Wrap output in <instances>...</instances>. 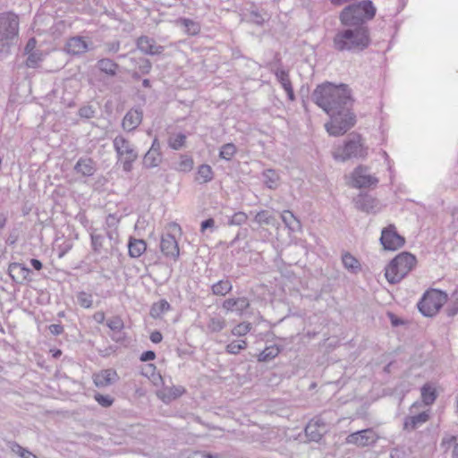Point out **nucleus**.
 Segmentation results:
<instances>
[{
  "mask_svg": "<svg viewBox=\"0 0 458 458\" xmlns=\"http://www.w3.org/2000/svg\"><path fill=\"white\" fill-rule=\"evenodd\" d=\"M89 49V44L81 36L70 38L65 44V50L72 55H80L86 53Z\"/></svg>",
  "mask_w": 458,
  "mask_h": 458,
  "instance_id": "17",
  "label": "nucleus"
},
{
  "mask_svg": "<svg viewBox=\"0 0 458 458\" xmlns=\"http://www.w3.org/2000/svg\"><path fill=\"white\" fill-rule=\"evenodd\" d=\"M416 258L409 252H402L393 259L385 269L388 283L394 284L402 281L415 267Z\"/></svg>",
  "mask_w": 458,
  "mask_h": 458,
  "instance_id": "5",
  "label": "nucleus"
},
{
  "mask_svg": "<svg viewBox=\"0 0 458 458\" xmlns=\"http://www.w3.org/2000/svg\"><path fill=\"white\" fill-rule=\"evenodd\" d=\"M27 55L28 57L25 64L28 68H38L44 59L43 53L40 50L31 52L30 54H27Z\"/></svg>",
  "mask_w": 458,
  "mask_h": 458,
  "instance_id": "39",
  "label": "nucleus"
},
{
  "mask_svg": "<svg viewBox=\"0 0 458 458\" xmlns=\"http://www.w3.org/2000/svg\"><path fill=\"white\" fill-rule=\"evenodd\" d=\"M226 326V321L223 317L216 316L211 317L207 324L208 333H218L222 331Z\"/></svg>",
  "mask_w": 458,
  "mask_h": 458,
  "instance_id": "34",
  "label": "nucleus"
},
{
  "mask_svg": "<svg viewBox=\"0 0 458 458\" xmlns=\"http://www.w3.org/2000/svg\"><path fill=\"white\" fill-rule=\"evenodd\" d=\"M77 302L78 304L84 309H90L93 304L92 295L84 291L79 292L77 293Z\"/></svg>",
  "mask_w": 458,
  "mask_h": 458,
  "instance_id": "42",
  "label": "nucleus"
},
{
  "mask_svg": "<svg viewBox=\"0 0 458 458\" xmlns=\"http://www.w3.org/2000/svg\"><path fill=\"white\" fill-rule=\"evenodd\" d=\"M327 432V423L320 417L313 418L305 428L307 437L314 442H318Z\"/></svg>",
  "mask_w": 458,
  "mask_h": 458,
  "instance_id": "12",
  "label": "nucleus"
},
{
  "mask_svg": "<svg viewBox=\"0 0 458 458\" xmlns=\"http://www.w3.org/2000/svg\"><path fill=\"white\" fill-rule=\"evenodd\" d=\"M135 50H131L127 54L119 55L118 58H128L130 62L131 68L134 71L132 73V78L135 80H139L140 75H147L150 72L152 69L151 62L142 56L136 57L134 56Z\"/></svg>",
  "mask_w": 458,
  "mask_h": 458,
  "instance_id": "9",
  "label": "nucleus"
},
{
  "mask_svg": "<svg viewBox=\"0 0 458 458\" xmlns=\"http://www.w3.org/2000/svg\"><path fill=\"white\" fill-rule=\"evenodd\" d=\"M113 146L118 160L122 163L123 170L130 173L133 168V163L138 158V152L134 145L123 136L118 135L114 139Z\"/></svg>",
  "mask_w": 458,
  "mask_h": 458,
  "instance_id": "7",
  "label": "nucleus"
},
{
  "mask_svg": "<svg viewBox=\"0 0 458 458\" xmlns=\"http://www.w3.org/2000/svg\"><path fill=\"white\" fill-rule=\"evenodd\" d=\"M185 142L186 135L183 133L170 136L168 139V146L174 150L181 149L185 145Z\"/></svg>",
  "mask_w": 458,
  "mask_h": 458,
  "instance_id": "40",
  "label": "nucleus"
},
{
  "mask_svg": "<svg viewBox=\"0 0 458 458\" xmlns=\"http://www.w3.org/2000/svg\"><path fill=\"white\" fill-rule=\"evenodd\" d=\"M445 312L448 317H454L458 313V295L452 301V303L446 308Z\"/></svg>",
  "mask_w": 458,
  "mask_h": 458,
  "instance_id": "55",
  "label": "nucleus"
},
{
  "mask_svg": "<svg viewBox=\"0 0 458 458\" xmlns=\"http://www.w3.org/2000/svg\"><path fill=\"white\" fill-rule=\"evenodd\" d=\"M171 310V305L165 300H161L152 304L149 311L151 318H160L162 315Z\"/></svg>",
  "mask_w": 458,
  "mask_h": 458,
  "instance_id": "31",
  "label": "nucleus"
},
{
  "mask_svg": "<svg viewBox=\"0 0 458 458\" xmlns=\"http://www.w3.org/2000/svg\"><path fill=\"white\" fill-rule=\"evenodd\" d=\"M391 458H407V454L403 449L394 448L390 453Z\"/></svg>",
  "mask_w": 458,
  "mask_h": 458,
  "instance_id": "58",
  "label": "nucleus"
},
{
  "mask_svg": "<svg viewBox=\"0 0 458 458\" xmlns=\"http://www.w3.org/2000/svg\"><path fill=\"white\" fill-rule=\"evenodd\" d=\"M97 67L101 72L114 77L117 74L119 64L109 58H102L97 62Z\"/></svg>",
  "mask_w": 458,
  "mask_h": 458,
  "instance_id": "24",
  "label": "nucleus"
},
{
  "mask_svg": "<svg viewBox=\"0 0 458 458\" xmlns=\"http://www.w3.org/2000/svg\"><path fill=\"white\" fill-rule=\"evenodd\" d=\"M236 153V147L233 143L224 144L219 151V157L225 160H230Z\"/></svg>",
  "mask_w": 458,
  "mask_h": 458,
  "instance_id": "44",
  "label": "nucleus"
},
{
  "mask_svg": "<svg viewBox=\"0 0 458 458\" xmlns=\"http://www.w3.org/2000/svg\"><path fill=\"white\" fill-rule=\"evenodd\" d=\"M368 26H352L338 30L333 38V48L338 52L357 54L370 45Z\"/></svg>",
  "mask_w": 458,
  "mask_h": 458,
  "instance_id": "2",
  "label": "nucleus"
},
{
  "mask_svg": "<svg viewBox=\"0 0 458 458\" xmlns=\"http://www.w3.org/2000/svg\"><path fill=\"white\" fill-rule=\"evenodd\" d=\"M193 167V159L188 156H181V159L176 165V170L180 172H190Z\"/></svg>",
  "mask_w": 458,
  "mask_h": 458,
  "instance_id": "47",
  "label": "nucleus"
},
{
  "mask_svg": "<svg viewBox=\"0 0 458 458\" xmlns=\"http://www.w3.org/2000/svg\"><path fill=\"white\" fill-rule=\"evenodd\" d=\"M280 352V349L276 345H271L265 348L258 357L259 361H268L276 358Z\"/></svg>",
  "mask_w": 458,
  "mask_h": 458,
  "instance_id": "38",
  "label": "nucleus"
},
{
  "mask_svg": "<svg viewBox=\"0 0 458 458\" xmlns=\"http://www.w3.org/2000/svg\"><path fill=\"white\" fill-rule=\"evenodd\" d=\"M250 306L249 300L246 297L229 298L224 301L222 308L227 312L237 311L242 314Z\"/></svg>",
  "mask_w": 458,
  "mask_h": 458,
  "instance_id": "21",
  "label": "nucleus"
},
{
  "mask_svg": "<svg viewBox=\"0 0 458 458\" xmlns=\"http://www.w3.org/2000/svg\"><path fill=\"white\" fill-rule=\"evenodd\" d=\"M148 150H151L153 152H161V146L157 138H155L153 140L151 147Z\"/></svg>",
  "mask_w": 458,
  "mask_h": 458,
  "instance_id": "64",
  "label": "nucleus"
},
{
  "mask_svg": "<svg viewBox=\"0 0 458 458\" xmlns=\"http://www.w3.org/2000/svg\"><path fill=\"white\" fill-rule=\"evenodd\" d=\"M149 339L154 344H159L162 341L163 336L159 331L156 330L150 334Z\"/></svg>",
  "mask_w": 458,
  "mask_h": 458,
  "instance_id": "61",
  "label": "nucleus"
},
{
  "mask_svg": "<svg viewBox=\"0 0 458 458\" xmlns=\"http://www.w3.org/2000/svg\"><path fill=\"white\" fill-rule=\"evenodd\" d=\"M176 23L184 28V31L186 34L190 36H196L200 32V24L198 21H195L189 18H179L176 21Z\"/></svg>",
  "mask_w": 458,
  "mask_h": 458,
  "instance_id": "27",
  "label": "nucleus"
},
{
  "mask_svg": "<svg viewBox=\"0 0 458 458\" xmlns=\"http://www.w3.org/2000/svg\"><path fill=\"white\" fill-rule=\"evenodd\" d=\"M160 249L162 253L167 258L175 260L179 257L180 250L178 242L175 237L170 233L162 236Z\"/></svg>",
  "mask_w": 458,
  "mask_h": 458,
  "instance_id": "16",
  "label": "nucleus"
},
{
  "mask_svg": "<svg viewBox=\"0 0 458 458\" xmlns=\"http://www.w3.org/2000/svg\"><path fill=\"white\" fill-rule=\"evenodd\" d=\"M421 398L425 404H432L437 398L435 389L428 385L423 386L421 388Z\"/></svg>",
  "mask_w": 458,
  "mask_h": 458,
  "instance_id": "41",
  "label": "nucleus"
},
{
  "mask_svg": "<svg viewBox=\"0 0 458 458\" xmlns=\"http://www.w3.org/2000/svg\"><path fill=\"white\" fill-rule=\"evenodd\" d=\"M95 114H96L95 109L93 108L92 106H89V105L81 106L78 111V114L81 118H87V119L93 118L95 116Z\"/></svg>",
  "mask_w": 458,
  "mask_h": 458,
  "instance_id": "52",
  "label": "nucleus"
},
{
  "mask_svg": "<svg viewBox=\"0 0 458 458\" xmlns=\"http://www.w3.org/2000/svg\"><path fill=\"white\" fill-rule=\"evenodd\" d=\"M120 41L114 40L110 42H106L104 47L105 50L107 54H115L120 50Z\"/></svg>",
  "mask_w": 458,
  "mask_h": 458,
  "instance_id": "54",
  "label": "nucleus"
},
{
  "mask_svg": "<svg viewBox=\"0 0 458 458\" xmlns=\"http://www.w3.org/2000/svg\"><path fill=\"white\" fill-rule=\"evenodd\" d=\"M118 379V375L114 369H103L98 373L94 374L93 381L97 387H106L111 386Z\"/></svg>",
  "mask_w": 458,
  "mask_h": 458,
  "instance_id": "19",
  "label": "nucleus"
},
{
  "mask_svg": "<svg viewBox=\"0 0 458 458\" xmlns=\"http://www.w3.org/2000/svg\"><path fill=\"white\" fill-rule=\"evenodd\" d=\"M233 289V284L228 279L220 280L211 286V291L214 295L225 296Z\"/></svg>",
  "mask_w": 458,
  "mask_h": 458,
  "instance_id": "33",
  "label": "nucleus"
},
{
  "mask_svg": "<svg viewBox=\"0 0 458 458\" xmlns=\"http://www.w3.org/2000/svg\"><path fill=\"white\" fill-rule=\"evenodd\" d=\"M342 262L344 267L352 273H356L360 270V263L358 259L348 252L342 256Z\"/></svg>",
  "mask_w": 458,
  "mask_h": 458,
  "instance_id": "37",
  "label": "nucleus"
},
{
  "mask_svg": "<svg viewBox=\"0 0 458 458\" xmlns=\"http://www.w3.org/2000/svg\"><path fill=\"white\" fill-rule=\"evenodd\" d=\"M106 326L114 333H120L123 327L124 323L121 317L114 316L107 319Z\"/></svg>",
  "mask_w": 458,
  "mask_h": 458,
  "instance_id": "45",
  "label": "nucleus"
},
{
  "mask_svg": "<svg viewBox=\"0 0 458 458\" xmlns=\"http://www.w3.org/2000/svg\"><path fill=\"white\" fill-rule=\"evenodd\" d=\"M90 238L93 250L100 254L104 249L105 236L100 233H92Z\"/></svg>",
  "mask_w": 458,
  "mask_h": 458,
  "instance_id": "43",
  "label": "nucleus"
},
{
  "mask_svg": "<svg viewBox=\"0 0 458 458\" xmlns=\"http://www.w3.org/2000/svg\"><path fill=\"white\" fill-rule=\"evenodd\" d=\"M214 178V172L210 165L203 164L198 167V172L195 177L196 182L199 184H204L211 182Z\"/></svg>",
  "mask_w": 458,
  "mask_h": 458,
  "instance_id": "29",
  "label": "nucleus"
},
{
  "mask_svg": "<svg viewBox=\"0 0 458 458\" xmlns=\"http://www.w3.org/2000/svg\"><path fill=\"white\" fill-rule=\"evenodd\" d=\"M428 418V414L425 411L414 416L407 417L404 420L403 428L409 431L414 430L418 427L427 422Z\"/></svg>",
  "mask_w": 458,
  "mask_h": 458,
  "instance_id": "25",
  "label": "nucleus"
},
{
  "mask_svg": "<svg viewBox=\"0 0 458 458\" xmlns=\"http://www.w3.org/2000/svg\"><path fill=\"white\" fill-rule=\"evenodd\" d=\"M31 273V270L24 264L13 262L9 265L8 275L15 284H22L27 280Z\"/></svg>",
  "mask_w": 458,
  "mask_h": 458,
  "instance_id": "15",
  "label": "nucleus"
},
{
  "mask_svg": "<svg viewBox=\"0 0 458 458\" xmlns=\"http://www.w3.org/2000/svg\"><path fill=\"white\" fill-rule=\"evenodd\" d=\"M281 218L285 226L291 232H299L301 229V224L300 220L294 216L290 210H284L281 214Z\"/></svg>",
  "mask_w": 458,
  "mask_h": 458,
  "instance_id": "26",
  "label": "nucleus"
},
{
  "mask_svg": "<svg viewBox=\"0 0 458 458\" xmlns=\"http://www.w3.org/2000/svg\"><path fill=\"white\" fill-rule=\"evenodd\" d=\"M275 76L277 81L281 84L282 88L285 90L288 87H293L290 80L289 72L282 67H278L275 72Z\"/></svg>",
  "mask_w": 458,
  "mask_h": 458,
  "instance_id": "36",
  "label": "nucleus"
},
{
  "mask_svg": "<svg viewBox=\"0 0 458 458\" xmlns=\"http://www.w3.org/2000/svg\"><path fill=\"white\" fill-rule=\"evenodd\" d=\"M367 154V148L364 147L360 135L351 134L345 144L334 153V157L336 160L345 161L353 157L363 158Z\"/></svg>",
  "mask_w": 458,
  "mask_h": 458,
  "instance_id": "8",
  "label": "nucleus"
},
{
  "mask_svg": "<svg viewBox=\"0 0 458 458\" xmlns=\"http://www.w3.org/2000/svg\"><path fill=\"white\" fill-rule=\"evenodd\" d=\"M263 182L265 185L271 189L276 190L280 184V176L278 173L274 169H267L262 174Z\"/></svg>",
  "mask_w": 458,
  "mask_h": 458,
  "instance_id": "28",
  "label": "nucleus"
},
{
  "mask_svg": "<svg viewBox=\"0 0 458 458\" xmlns=\"http://www.w3.org/2000/svg\"><path fill=\"white\" fill-rule=\"evenodd\" d=\"M161 162V152H153L151 150H148V152L143 157L142 165L145 168L150 169L158 166Z\"/></svg>",
  "mask_w": 458,
  "mask_h": 458,
  "instance_id": "30",
  "label": "nucleus"
},
{
  "mask_svg": "<svg viewBox=\"0 0 458 458\" xmlns=\"http://www.w3.org/2000/svg\"><path fill=\"white\" fill-rule=\"evenodd\" d=\"M72 249V244L70 242L64 243L59 246V253L58 258H63L70 250Z\"/></svg>",
  "mask_w": 458,
  "mask_h": 458,
  "instance_id": "60",
  "label": "nucleus"
},
{
  "mask_svg": "<svg viewBox=\"0 0 458 458\" xmlns=\"http://www.w3.org/2000/svg\"><path fill=\"white\" fill-rule=\"evenodd\" d=\"M76 174L83 176H92L96 171L97 166L95 161L89 157H81L74 165Z\"/></svg>",
  "mask_w": 458,
  "mask_h": 458,
  "instance_id": "22",
  "label": "nucleus"
},
{
  "mask_svg": "<svg viewBox=\"0 0 458 458\" xmlns=\"http://www.w3.org/2000/svg\"><path fill=\"white\" fill-rule=\"evenodd\" d=\"M142 121V112L138 109H131L124 115L122 126L124 130L131 131L135 130Z\"/></svg>",
  "mask_w": 458,
  "mask_h": 458,
  "instance_id": "20",
  "label": "nucleus"
},
{
  "mask_svg": "<svg viewBox=\"0 0 458 458\" xmlns=\"http://www.w3.org/2000/svg\"><path fill=\"white\" fill-rule=\"evenodd\" d=\"M353 185L356 188H365L376 185L378 180L371 175L367 167L358 166L352 173Z\"/></svg>",
  "mask_w": 458,
  "mask_h": 458,
  "instance_id": "14",
  "label": "nucleus"
},
{
  "mask_svg": "<svg viewBox=\"0 0 458 458\" xmlns=\"http://www.w3.org/2000/svg\"><path fill=\"white\" fill-rule=\"evenodd\" d=\"M375 199L369 195H359L355 200V207L363 212H370L374 208Z\"/></svg>",
  "mask_w": 458,
  "mask_h": 458,
  "instance_id": "32",
  "label": "nucleus"
},
{
  "mask_svg": "<svg viewBox=\"0 0 458 458\" xmlns=\"http://www.w3.org/2000/svg\"><path fill=\"white\" fill-rule=\"evenodd\" d=\"M377 440L378 436L374 429L366 428L348 435L345 438V443L357 445L358 447H365L373 445Z\"/></svg>",
  "mask_w": 458,
  "mask_h": 458,
  "instance_id": "10",
  "label": "nucleus"
},
{
  "mask_svg": "<svg viewBox=\"0 0 458 458\" xmlns=\"http://www.w3.org/2000/svg\"><path fill=\"white\" fill-rule=\"evenodd\" d=\"M311 98L330 116V121L325 124L330 135H343L354 126L356 116L352 112L353 98L348 85L325 82L316 87Z\"/></svg>",
  "mask_w": 458,
  "mask_h": 458,
  "instance_id": "1",
  "label": "nucleus"
},
{
  "mask_svg": "<svg viewBox=\"0 0 458 458\" xmlns=\"http://www.w3.org/2000/svg\"><path fill=\"white\" fill-rule=\"evenodd\" d=\"M147 250V243L144 240L130 237L128 242V252L131 258L140 257Z\"/></svg>",
  "mask_w": 458,
  "mask_h": 458,
  "instance_id": "23",
  "label": "nucleus"
},
{
  "mask_svg": "<svg viewBox=\"0 0 458 458\" xmlns=\"http://www.w3.org/2000/svg\"><path fill=\"white\" fill-rule=\"evenodd\" d=\"M254 222L259 225H276V219L268 210H261L258 212L254 217Z\"/></svg>",
  "mask_w": 458,
  "mask_h": 458,
  "instance_id": "35",
  "label": "nucleus"
},
{
  "mask_svg": "<svg viewBox=\"0 0 458 458\" xmlns=\"http://www.w3.org/2000/svg\"><path fill=\"white\" fill-rule=\"evenodd\" d=\"M266 13H261L258 10H252L250 13V21L258 25H262L266 20Z\"/></svg>",
  "mask_w": 458,
  "mask_h": 458,
  "instance_id": "53",
  "label": "nucleus"
},
{
  "mask_svg": "<svg viewBox=\"0 0 458 458\" xmlns=\"http://www.w3.org/2000/svg\"><path fill=\"white\" fill-rule=\"evenodd\" d=\"M185 393V388L182 386H165L162 389L157 392V397L165 403H169L172 401L182 396Z\"/></svg>",
  "mask_w": 458,
  "mask_h": 458,
  "instance_id": "18",
  "label": "nucleus"
},
{
  "mask_svg": "<svg viewBox=\"0 0 458 458\" xmlns=\"http://www.w3.org/2000/svg\"><path fill=\"white\" fill-rule=\"evenodd\" d=\"M36 47H37V40L35 38H30L26 46H25V48H24V54L27 55V54H30L31 52H36L38 51L36 49Z\"/></svg>",
  "mask_w": 458,
  "mask_h": 458,
  "instance_id": "56",
  "label": "nucleus"
},
{
  "mask_svg": "<svg viewBox=\"0 0 458 458\" xmlns=\"http://www.w3.org/2000/svg\"><path fill=\"white\" fill-rule=\"evenodd\" d=\"M447 301V294L437 289L426 291L417 307L420 312L425 317L435 316Z\"/></svg>",
  "mask_w": 458,
  "mask_h": 458,
  "instance_id": "6",
  "label": "nucleus"
},
{
  "mask_svg": "<svg viewBox=\"0 0 458 458\" xmlns=\"http://www.w3.org/2000/svg\"><path fill=\"white\" fill-rule=\"evenodd\" d=\"M48 330L54 335H60L64 333V327L61 324H52L48 327Z\"/></svg>",
  "mask_w": 458,
  "mask_h": 458,
  "instance_id": "57",
  "label": "nucleus"
},
{
  "mask_svg": "<svg viewBox=\"0 0 458 458\" xmlns=\"http://www.w3.org/2000/svg\"><path fill=\"white\" fill-rule=\"evenodd\" d=\"M95 400L105 408L110 407L114 403V399L110 395H103L101 394H96Z\"/></svg>",
  "mask_w": 458,
  "mask_h": 458,
  "instance_id": "51",
  "label": "nucleus"
},
{
  "mask_svg": "<svg viewBox=\"0 0 458 458\" xmlns=\"http://www.w3.org/2000/svg\"><path fill=\"white\" fill-rule=\"evenodd\" d=\"M136 47L142 54L157 55L163 53L165 47L157 44L156 40L148 36H140L136 40Z\"/></svg>",
  "mask_w": 458,
  "mask_h": 458,
  "instance_id": "13",
  "label": "nucleus"
},
{
  "mask_svg": "<svg viewBox=\"0 0 458 458\" xmlns=\"http://www.w3.org/2000/svg\"><path fill=\"white\" fill-rule=\"evenodd\" d=\"M380 242L385 250H395L403 246L405 240L397 233L394 225H389L382 230Z\"/></svg>",
  "mask_w": 458,
  "mask_h": 458,
  "instance_id": "11",
  "label": "nucleus"
},
{
  "mask_svg": "<svg viewBox=\"0 0 458 458\" xmlns=\"http://www.w3.org/2000/svg\"><path fill=\"white\" fill-rule=\"evenodd\" d=\"M376 11L370 0H363L344 7L340 13L339 20L345 27L366 26V21L374 18Z\"/></svg>",
  "mask_w": 458,
  "mask_h": 458,
  "instance_id": "3",
  "label": "nucleus"
},
{
  "mask_svg": "<svg viewBox=\"0 0 458 458\" xmlns=\"http://www.w3.org/2000/svg\"><path fill=\"white\" fill-rule=\"evenodd\" d=\"M246 347L247 342L245 340H237L228 344L225 347V350L230 354H237L242 350H244Z\"/></svg>",
  "mask_w": 458,
  "mask_h": 458,
  "instance_id": "46",
  "label": "nucleus"
},
{
  "mask_svg": "<svg viewBox=\"0 0 458 458\" xmlns=\"http://www.w3.org/2000/svg\"><path fill=\"white\" fill-rule=\"evenodd\" d=\"M198 458H223V456L219 454H208L206 452H199L196 454Z\"/></svg>",
  "mask_w": 458,
  "mask_h": 458,
  "instance_id": "62",
  "label": "nucleus"
},
{
  "mask_svg": "<svg viewBox=\"0 0 458 458\" xmlns=\"http://www.w3.org/2000/svg\"><path fill=\"white\" fill-rule=\"evenodd\" d=\"M156 358V353L153 351H146L140 355L141 361L153 360Z\"/></svg>",
  "mask_w": 458,
  "mask_h": 458,
  "instance_id": "59",
  "label": "nucleus"
},
{
  "mask_svg": "<svg viewBox=\"0 0 458 458\" xmlns=\"http://www.w3.org/2000/svg\"><path fill=\"white\" fill-rule=\"evenodd\" d=\"M13 453L17 454L21 458H38L35 454H33L29 450L23 448L18 444H14L12 447Z\"/></svg>",
  "mask_w": 458,
  "mask_h": 458,
  "instance_id": "50",
  "label": "nucleus"
},
{
  "mask_svg": "<svg viewBox=\"0 0 458 458\" xmlns=\"http://www.w3.org/2000/svg\"><path fill=\"white\" fill-rule=\"evenodd\" d=\"M214 226L215 221L213 218L206 219L201 223V231H205L208 228H213Z\"/></svg>",
  "mask_w": 458,
  "mask_h": 458,
  "instance_id": "63",
  "label": "nucleus"
},
{
  "mask_svg": "<svg viewBox=\"0 0 458 458\" xmlns=\"http://www.w3.org/2000/svg\"><path fill=\"white\" fill-rule=\"evenodd\" d=\"M19 18L13 13H0V60L10 53L18 37Z\"/></svg>",
  "mask_w": 458,
  "mask_h": 458,
  "instance_id": "4",
  "label": "nucleus"
},
{
  "mask_svg": "<svg viewBox=\"0 0 458 458\" xmlns=\"http://www.w3.org/2000/svg\"><path fill=\"white\" fill-rule=\"evenodd\" d=\"M252 326L250 322H242L233 328L232 334L235 336H243L248 334Z\"/></svg>",
  "mask_w": 458,
  "mask_h": 458,
  "instance_id": "48",
  "label": "nucleus"
},
{
  "mask_svg": "<svg viewBox=\"0 0 458 458\" xmlns=\"http://www.w3.org/2000/svg\"><path fill=\"white\" fill-rule=\"evenodd\" d=\"M247 215L244 212H236L229 220L231 225H242L247 221Z\"/></svg>",
  "mask_w": 458,
  "mask_h": 458,
  "instance_id": "49",
  "label": "nucleus"
}]
</instances>
